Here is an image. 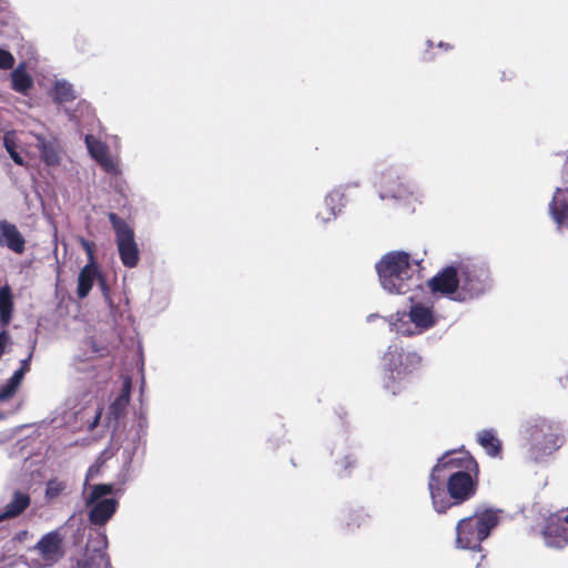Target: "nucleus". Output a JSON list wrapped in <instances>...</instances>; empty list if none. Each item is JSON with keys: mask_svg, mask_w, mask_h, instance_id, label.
Wrapping results in <instances>:
<instances>
[{"mask_svg": "<svg viewBox=\"0 0 568 568\" xmlns=\"http://www.w3.org/2000/svg\"><path fill=\"white\" fill-rule=\"evenodd\" d=\"M376 317H378L377 314H371V315L367 316V322H373L374 318H376Z\"/></svg>", "mask_w": 568, "mask_h": 568, "instance_id": "40", "label": "nucleus"}, {"mask_svg": "<svg viewBox=\"0 0 568 568\" xmlns=\"http://www.w3.org/2000/svg\"><path fill=\"white\" fill-rule=\"evenodd\" d=\"M14 57L7 50L0 49V69L9 70L14 65Z\"/></svg>", "mask_w": 568, "mask_h": 568, "instance_id": "34", "label": "nucleus"}, {"mask_svg": "<svg viewBox=\"0 0 568 568\" xmlns=\"http://www.w3.org/2000/svg\"><path fill=\"white\" fill-rule=\"evenodd\" d=\"M3 146L17 165H24L22 156L17 152L18 143L14 131H8L3 135Z\"/></svg>", "mask_w": 568, "mask_h": 568, "instance_id": "30", "label": "nucleus"}, {"mask_svg": "<svg viewBox=\"0 0 568 568\" xmlns=\"http://www.w3.org/2000/svg\"><path fill=\"white\" fill-rule=\"evenodd\" d=\"M440 48H444L446 44L444 42H439L438 44Z\"/></svg>", "mask_w": 568, "mask_h": 568, "instance_id": "43", "label": "nucleus"}, {"mask_svg": "<svg viewBox=\"0 0 568 568\" xmlns=\"http://www.w3.org/2000/svg\"><path fill=\"white\" fill-rule=\"evenodd\" d=\"M36 346H37V339L33 338L30 343L28 355L26 356V358L20 361V367L17 371H14V373H13V374H20V379H22V381H23L24 375L30 371V363H31Z\"/></svg>", "mask_w": 568, "mask_h": 568, "instance_id": "32", "label": "nucleus"}, {"mask_svg": "<svg viewBox=\"0 0 568 568\" xmlns=\"http://www.w3.org/2000/svg\"><path fill=\"white\" fill-rule=\"evenodd\" d=\"M3 418H4V414L0 413V419H3Z\"/></svg>", "mask_w": 568, "mask_h": 568, "instance_id": "45", "label": "nucleus"}, {"mask_svg": "<svg viewBox=\"0 0 568 568\" xmlns=\"http://www.w3.org/2000/svg\"><path fill=\"white\" fill-rule=\"evenodd\" d=\"M168 304H169V298H168V296H163V297H162V301H161V307H162V308H164V307H166V306H168Z\"/></svg>", "mask_w": 568, "mask_h": 568, "instance_id": "39", "label": "nucleus"}, {"mask_svg": "<svg viewBox=\"0 0 568 568\" xmlns=\"http://www.w3.org/2000/svg\"><path fill=\"white\" fill-rule=\"evenodd\" d=\"M477 471H465L460 470L448 474L446 477L444 488L446 496L449 499L452 506L459 505L470 499L477 489V480L473 476Z\"/></svg>", "mask_w": 568, "mask_h": 568, "instance_id": "13", "label": "nucleus"}, {"mask_svg": "<svg viewBox=\"0 0 568 568\" xmlns=\"http://www.w3.org/2000/svg\"><path fill=\"white\" fill-rule=\"evenodd\" d=\"M11 337L6 329L0 333V357L8 352L11 345Z\"/></svg>", "mask_w": 568, "mask_h": 568, "instance_id": "35", "label": "nucleus"}, {"mask_svg": "<svg viewBox=\"0 0 568 568\" xmlns=\"http://www.w3.org/2000/svg\"><path fill=\"white\" fill-rule=\"evenodd\" d=\"M109 221L115 232V243L122 264L128 268L135 267L140 260V251L135 242L134 231L115 213L109 214Z\"/></svg>", "mask_w": 568, "mask_h": 568, "instance_id": "9", "label": "nucleus"}, {"mask_svg": "<svg viewBox=\"0 0 568 568\" xmlns=\"http://www.w3.org/2000/svg\"><path fill=\"white\" fill-rule=\"evenodd\" d=\"M339 477L349 476L357 466V454L345 435L338 436L328 447Z\"/></svg>", "mask_w": 568, "mask_h": 568, "instance_id": "15", "label": "nucleus"}, {"mask_svg": "<svg viewBox=\"0 0 568 568\" xmlns=\"http://www.w3.org/2000/svg\"><path fill=\"white\" fill-rule=\"evenodd\" d=\"M345 205L346 200L343 187L333 189L325 195L323 207L316 212L314 216L315 223L321 227H325L337 219Z\"/></svg>", "mask_w": 568, "mask_h": 568, "instance_id": "18", "label": "nucleus"}, {"mask_svg": "<svg viewBox=\"0 0 568 568\" xmlns=\"http://www.w3.org/2000/svg\"><path fill=\"white\" fill-rule=\"evenodd\" d=\"M381 286L389 294H406L410 290L414 268L410 256L404 251H392L375 265Z\"/></svg>", "mask_w": 568, "mask_h": 568, "instance_id": "2", "label": "nucleus"}, {"mask_svg": "<svg viewBox=\"0 0 568 568\" xmlns=\"http://www.w3.org/2000/svg\"><path fill=\"white\" fill-rule=\"evenodd\" d=\"M562 176L568 183V154L562 165ZM548 211L558 229H568V185L555 190Z\"/></svg>", "mask_w": 568, "mask_h": 568, "instance_id": "17", "label": "nucleus"}, {"mask_svg": "<svg viewBox=\"0 0 568 568\" xmlns=\"http://www.w3.org/2000/svg\"><path fill=\"white\" fill-rule=\"evenodd\" d=\"M100 417H101V412H100V409H97L93 420L89 424V429H93L98 425Z\"/></svg>", "mask_w": 568, "mask_h": 568, "instance_id": "37", "label": "nucleus"}, {"mask_svg": "<svg viewBox=\"0 0 568 568\" xmlns=\"http://www.w3.org/2000/svg\"><path fill=\"white\" fill-rule=\"evenodd\" d=\"M131 378L125 377L122 384V388L119 395L114 398V400L110 404L108 409V419L118 422L125 413V409L130 402L131 395Z\"/></svg>", "mask_w": 568, "mask_h": 568, "instance_id": "22", "label": "nucleus"}, {"mask_svg": "<svg viewBox=\"0 0 568 568\" xmlns=\"http://www.w3.org/2000/svg\"><path fill=\"white\" fill-rule=\"evenodd\" d=\"M409 301L408 312L398 311L384 318L390 332L408 337L425 333L439 321V315L432 303L414 301L413 297H409Z\"/></svg>", "mask_w": 568, "mask_h": 568, "instance_id": "3", "label": "nucleus"}, {"mask_svg": "<svg viewBox=\"0 0 568 568\" xmlns=\"http://www.w3.org/2000/svg\"><path fill=\"white\" fill-rule=\"evenodd\" d=\"M499 513L500 510L488 508L460 519L456 526L457 548L480 551L481 542L499 524Z\"/></svg>", "mask_w": 568, "mask_h": 568, "instance_id": "6", "label": "nucleus"}, {"mask_svg": "<svg viewBox=\"0 0 568 568\" xmlns=\"http://www.w3.org/2000/svg\"><path fill=\"white\" fill-rule=\"evenodd\" d=\"M31 503L30 495L27 491L16 489L10 501L4 506L0 514V520L16 518L20 516Z\"/></svg>", "mask_w": 568, "mask_h": 568, "instance_id": "23", "label": "nucleus"}, {"mask_svg": "<svg viewBox=\"0 0 568 568\" xmlns=\"http://www.w3.org/2000/svg\"><path fill=\"white\" fill-rule=\"evenodd\" d=\"M11 88L16 92L27 95L33 87V79L27 72L23 63L19 64L10 74Z\"/></svg>", "mask_w": 568, "mask_h": 568, "instance_id": "27", "label": "nucleus"}, {"mask_svg": "<svg viewBox=\"0 0 568 568\" xmlns=\"http://www.w3.org/2000/svg\"><path fill=\"white\" fill-rule=\"evenodd\" d=\"M13 313V296L8 285L0 287V325L7 327Z\"/></svg>", "mask_w": 568, "mask_h": 568, "instance_id": "29", "label": "nucleus"}, {"mask_svg": "<svg viewBox=\"0 0 568 568\" xmlns=\"http://www.w3.org/2000/svg\"><path fill=\"white\" fill-rule=\"evenodd\" d=\"M403 172L404 166L400 164H390L378 171L375 184L382 200H405L413 194L412 185L403 181Z\"/></svg>", "mask_w": 568, "mask_h": 568, "instance_id": "10", "label": "nucleus"}, {"mask_svg": "<svg viewBox=\"0 0 568 568\" xmlns=\"http://www.w3.org/2000/svg\"><path fill=\"white\" fill-rule=\"evenodd\" d=\"M136 448H138L136 442H132L122 448L121 455H122L123 464L125 467H128L132 463V459L136 452Z\"/></svg>", "mask_w": 568, "mask_h": 568, "instance_id": "33", "label": "nucleus"}, {"mask_svg": "<svg viewBox=\"0 0 568 568\" xmlns=\"http://www.w3.org/2000/svg\"><path fill=\"white\" fill-rule=\"evenodd\" d=\"M50 97L57 104H64L74 101L78 98L74 85L62 78H54L50 90Z\"/></svg>", "mask_w": 568, "mask_h": 568, "instance_id": "24", "label": "nucleus"}, {"mask_svg": "<svg viewBox=\"0 0 568 568\" xmlns=\"http://www.w3.org/2000/svg\"><path fill=\"white\" fill-rule=\"evenodd\" d=\"M83 491V499L89 510V520L93 525L103 526L114 515L118 508V501L113 498H105L113 493V485L99 484L87 487Z\"/></svg>", "mask_w": 568, "mask_h": 568, "instance_id": "8", "label": "nucleus"}, {"mask_svg": "<svg viewBox=\"0 0 568 568\" xmlns=\"http://www.w3.org/2000/svg\"><path fill=\"white\" fill-rule=\"evenodd\" d=\"M34 556L28 568H50L62 557V538L58 531L42 536L33 548Z\"/></svg>", "mask_w": 568, "mask_h": 568, "instance_id": "12", "label": "nucleus"}, {"mask_svg": "<svg viewBox=\"0 0 568 568\" xmlns=\"http://www.w3.org/2000/svg\"><path fill=\"white\" fill-rule=\"evenodd\" d=\"M422 362L417 352H404L399 343L392 342L383 356L384 387L396 395L402 388V382L417 371Z\"/></svg>", "mask_w": 568, "mask_h": 568, "instance_id": "5", "label": "nucleus"}, {"mask_svg": "<svg viewBox=\"0 0 568 568\" xmlns=\"http://www.w3.org/2000/svg\"><path fill=\"white\" fill-rule=\"evenodd\" d=\"M0 246L7 247L16 254H22L26 250V240L18 227L7 221H0Z\"/></svg>", "mask_w": 568, "mask_h": 568, "instance_id": "21", "label": "nucleus"}, {"mask_svg": "<svg viewBox=\"0 0 568 568\" xmlns=\"http://www.w3.org/2000/svg\"><path fill=\"white\" fill-rule=\"evenodd\" d=\"M427 285L433 294H438L449 301L460 303L459 261L453 262L439 270Z\"/></svg>", "mask_w": 568, "mask_h": 568, "instance_id": "11", "label": "nucleus"}, {"mask_svg": "<svg viewBox=\"0 0 568 568\" xmlns=\"http://www.w3.org/2000/svg\"><path fill=\"white\" fill-rule=\"evenodd\" d=\"M352 185H353V186H355V187H357V186H359V183H358V182H355V183H353Z\"/></svg>", "mask_w": 568, "mask_h": 568, "instance_id": "44", "label": "nucleus"}, {"mask_svg": "<svg viewBox=\"0 0 568 568\" xmlns=\"http://www.w3.org/2000/svg\"><path fill=\"white\" fill-rule=\"evenodd\" d=\"M99 277V285L103 295L109 300V288L102 277H100L99 270L95 263H88L79 273L77 294L80 298L89 295L95 280Z\"/></svg>", "mask_w": 568, "mask_h": 568, "instance_id": "20", "label": "nucleus"}, {"mask_svg": "<svg viewBox=\"0 0 568 568\" xmlns=\"http://www.w3.org/2000/svg\"><path fill=\"white\" fill-rule=\"evenodd\" d=\"M27 536H28V531L23 530V531L18 532L14 536L13 540L22 541Z\"/></svg>", "mask_w": 568, "mask_h": 568, "instance_id": "38", "label": "nucleus"}, {"mask_svg": "<svg viewBox=\"0 0 568 568\" xmlns=\"http://www.w3.org/2000/svg\"><path fill=\"white\" fill-rule=\"evenodd\" d=\"M82 247L88 254L89 263H94V256H93V247L92 243H90L87 240H81Z\"/></svg>", "mask_w": 568, "mask_h": 568, "instance_id": "36", "label": "nucleus"}, {"mask_svg": "<svg viewBox=\"0 0 568 568\" xmlns=\"http://www.w3.org/2000/svg\"><path fill=\"white\" fill-rule=\"evenodd\" d=\"M460 303L479 300L494 287L489 263L480 257H467L459 261Z\"/></svg>", "mask_w": 568, "mask_h": 568, "instance_id": "4", "label": "nucleus"}, {"mask_svg": "<svg viewBox=\"0 0 568 568\" xmlns=\"http://www.w3.org/2000/svg\"><path fill=\"white\" fill-rule=\"evenodd\" d=\"M155 297H156V294H155V293H153V294H152V297H151V301L153 302V300H154Z\"/></svg>", "mask_w": 568, "mask_h": 568, "instance_id": "42", "label": "nucleus"}, {"mask_svg": "<svg viewBox=\"0 0 568 568\" xmlns=\"http://www.w3.org/2000/svg\"><path fill=\"white\" fill-rule=\"evenodd\" d=\"M89 154L100 164L105 173L118 176L121 174V165L118 158L111 155L109 146L97 139L95 136L88 134L84 139Z\"/></svg>", "mask_w": 568, "mask_h": 568, "instance_id": "16", "label": "nucleus"}, {"mask_svg": "<svg viewBox=\"0 0 568 568\" xmlns=\"http://www.w3.org/2000/svg\"><path fill=\"white\" fill-rule=\"evenodd\" d=\"M108 538L103 531L90 534L84 554L77 560L74 568H111L105 554Z\"/></svg>", "mask_w": 568, "mask_h": 568, "instance_id": "14", "label": "nucleus"}, {"mask_svg": "<svg viewBox=\"0 0 568 568\" xmlns=\"http://www.w3.org/2000/svg\"><path fill=\"white\" fill-rule=\"evenodd\" d=\"M34 138L43 162L50 166L58 165L60 163V152L57 140L47 139L41 134H36Z\"/></svg>", "mask_w": 568, "mask_h": 568, "instance_id": "25", "label": "nucleus"}, {"mask_svg": "<svg viewBox=\"0 0 568 568\" xmlns=\"http://www.w3.org/2000/svg\"><path fill=\"white\" fill-rule=\"evenodd\" d=\"M477 462L466 450H447L437 459L428 478V490L436 513L443 514L452 507L444 488L448 474L457 470L477 471Z\"/></svg>", "mask_w": 568, "mask_h": 568, "instance_id": "1", "label": "nucleus"}, {"mask_svg": "<svg viewBox=\"0 0 568 568\" xmlns=\"http://www.w3.org/2000/svg\"><path fill=\"white\" fill-rule=\"evenodd\" d=\"M477 442L490 457H497L501 452V442L494 429H483L477 433Z\"/></svg>", "mask_w": 568, "mask_h": 568, "instance_id": "28", "label": "nucleus"}, {"mask_svg": "<svg viewBox=\"0 0 568 568\" xmlns=\"http://www.w3.org/2000/svg\"><path fill=\"white\" fill-rule=\"evenodd\" d=\"M70 494V487L65 479L53 477L45 483L44 500L48 505L57 503L60 498Z\"/></svg>", "mask_w": 568, "mask_h": 568, "instance_id": "26", "label": "nucleus"}, {"mask_svg": "<svg viewBox=\"0 0 568 568\" xmlns=\"http://www.w3.org/2000/svg\"><path fill=\"white\" fill-rule=\"evenodd\" d=\"M527 434L529 457L537 463L544 462L564 444L559 425L544 417L530 420Z\"/></svg>", "mask_w": 568, "mask_h": 568, "instance_id": "7", "label": "nucleus"}, {"mask_svg": "<svg viewBox=\"0 0 568 568\" xmlns=\"http://www.w3.org/2000/svg\"><path fill=\"white\" fill-rule=\"evenodd\" d=\"M21 383L22 379H20V374H12V376L0 386V402H6L12 398Z\"/></svg>", "mask_w": 568, "mask_h": 568, "instance_id": "31", "label": "nucleus"}, {"mask_svg": "<svg viewBox=\"0 0 568 568\" xmlns=\"http://www.w3.org/2000/svg\"><path fill=\"white\" fill-rule=\"evenodd\" d=\"M3 8H4V1L0 0V11L3 10Z\"/></svg>", "mask_w": 568, "mask_h": 568, "instance_id": "41", "label": "nucleus"}, {"mask_svg": "<svg viewBox=\"0 0 568 568\" xmlns=\"http://www.w3.org/2000/svg\"><path fill=\"white\" fill-rule=\"evenodd\" d=\"M545 544L550 548L561 549L568 545V526L562 517L550 516L542 530Z\"/></svg>", "mask_w": 568, "mask_h": 568, "instance_id": "19", "label": "nucleus"}]
</instances>
